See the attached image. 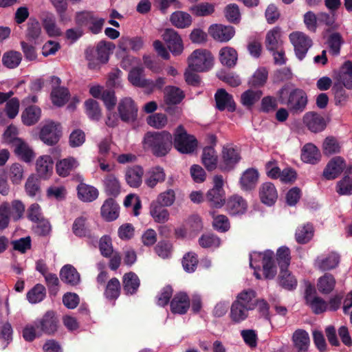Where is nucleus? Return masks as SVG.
<instances>
[{
  "mask_svg": "<svg viewBox=\"0 0 352 352\" xmlns=\"http://www.w3.org/2000/svg\"><path fill=\"white\" fill-rule=\"evenodd\" d=\"M144 148L151 150L156 157H164L170 151L173 145L172 135L166 131L147 132L144 137Z\"/></svg>",
  "mask_w": 352,
  "mask_h": 352,
  "instance_id": "obj_1",
  "label": "nucleus"
},
{
  "mask_svg": "<svg viewBox=\"0 0 352 352\" xmlns=\"http://www.w3.org/2000/svg\"><path fill=\"white\" fill-rule=\"evenodd\" d=\"M277 95L280 102L286 105L292 114H300L305 110L308 99L303 89L295 88L288 92L287 87L284 86Z\"/></svg>",
  "mask_w": 352,
  "mask_h": 352,
  "instance_id": "obj_2",
  "label": "nucleus"
},
{
  "mask_svg": "<svg viewBox=\"0 0 352 352\" xmlns=\"http://www.w3.org/2000/svg\"><path fill=\"white\" fill-rule=\"evenodd\" d=\"M115 48L111 42L100 41L96 48L87 47L85 50V58L88 61V67L91 69H96L101 64H105L109 59L110 53Z\"/></svg>",
  "mask_w": 352,
  "mask_h": 352,
  "instance_id": "obj_3",
  "label": "nucleus"
},
{
  "mask_svg": "<svg viewBox=\"0 0 352 352\" xmlns=\"http://www.w3.org/2000/svg\"><path fill=\"white\" fill-rule=\"evenodd\" d=\"M189 68L197 72H207L213 66L214 58L211 52L205 49L193 51L188 58Z\"/></svg>",
  "mask_w": 352,
  "mask_h": 352,
  "instance_id": "obj_4",
  "label": "nucleus"
},
{
  "mask_svg": "<svg viewBox=\"0 0 352 352\" xmlns=\"http://www.w3.org/2000/svg\"><path fill=\"white\" fill-rule=\"evenodd\" d=\"M173 135L174 146L179 153H191L195 150L197 146V139L188 134L182 124L175 129Z\"/></svg>",
  "mask_w": 352,
  "mask_h": 352,
  "instance_id": "obj_5",
  "label": "nucleus"
},
{
  "mask_svg": "<svg viewBox=\"0 0 352 352\" xmlns=\"http://www.w3.org/2000/svg\"><path fill=\"white\" fill-rule=\"evenodd\" d=\"M289 38L294 46L296 57L302 60L305 57L309 49L312 46V40L302 32H292Z\"/></svg>",
  "mask_w": 352,
  "mask_h": 352,
  "instance_id": "obj_6",
  "label": "nucleus"
},
{
  "mask_svg": "<svg viewBox=\"0 0 352 352\" xmlns=\"http://www.w3.org/2000/svg\"><path fill=\"white\" fill-rule=\"evenodd\" d=\"M61 134L60 124L50 120L46 122L41 128L39 138L45 144L53 146L58 143Z\"/></svg>",
  "mask_w": 352,
  "mask_h": 352,
  "instance_id": "obj_7",
  "label": "nucleus"
},
{
  "mask_svg": "<svg viewBox=\"0 0 352 352\" xmlns=\"http://www.w3.org/2000/svg\"><path fill=\"white\" fill-rule=\"evenodd\" d=\"M58 319L53 311H47L42 318L35 320V326L38 330V336L53 335L58 329Z\"/></svg>",
  "mask_w": 352,
  "mask_h": 352,
  "instance_id": "obj_8",
  "label": "nucleus"
},
{
  "mask_svg": "<svg viewBox=\"0 0 352 352\" xmlns=\"http://www.w3.org/2000/svg\"><path fill=\"white\" fill-rule=\"evenodd\" d=\"M138 107L132 98L126 97L120 100L118 111L120 120L126 123L134 122L138 117Z\"/></svg>",
  "mask_w": 352,
  "mask_h": 352,
  "instance_id": "obj_9",
  "label": "nucleus"
},
{
  "mask_svg": "<svg viewBox=\"0 0 352 352\" xmlns=\"http://www.w3.org/2000/svg\"><path fill=\"white\" fill-rule=\"evenodd\" d=\"M162 37L173 56H179L183 52V41L176 30L173 28H166Z\"/></svg>",
  "mask_w": 352,
  "mask_h": 352,
  "instance_id": "obj_10",
  "label": "nucleus"
},
{
  "mask_svg": "<svg viewBox=\"0 0 352 352\" xmlns=\"http://www.w3.org/2000/svg\"><path fill=\"white\" fill-rule=\"evenodd\" d=\"M240 160L241 155L236 149L230 146H223L219 167L222 171L229 172L235 168Z\"/></svg>",
  "mask_w": 352,
  "mask_h": 352,
  "instance_id": "obj_11",
  "label": "nucleus"
},
{
  "mask_svg": "<svg viewBox=\"0 0 352 352\" xmlns=\"http://www.w3.org/2000/svg\"><path fill=\"white\" fill-rule=\"evenodd\" d=\"M74 234L79 238H87L89 242L94 244L98 242V236L89 228L87 219L84 217L76 218L72 225Z\"/></svg>",
  "mask_w": 352,
  "mask_h": 352,
  "instance_id": "obj_12",
  "label": "nucleus"
},
{
  "mask_svg": "<svg viewBox=\"0 0 352 352\" xmlns=\"http://www.w3.org/2000/svg\"><path fill=\"white\" fill-rule=\"evenodd\" d=\"M290 352H309L310 338L308 332L302 329H297L291 338Z\"/></svg>",
  "mask_w": 352,
  "mask_h": 352,
  "instance_id": "obj_13",
  "label": "nucleus"
},
{
  "mask_svg": "<svg viewBox=\"0 0 352 352\" xmlns=\"http://www.w3.org/2000/svg\"><path fill=\"white\" fill-rule=\"evenodd\" d=\"M210 35L219 42L229 41L235 34L234 27L222 24H213L208 29Z\"/></svg>",
  "mask_w": 352,
  "mask_h": 352,
  "instance_id": "obj_14",
  "label": "nucleus"
},
{
  "mask_svg": "<svg viewBox=\"0 0 352 352\" xmlns=\"http://www.w3.org/2000/svg\"><path fill=\"white\" fill-rule=\"evenodd\" d=\"M254 255L262 258L263 271L265 278H274L276 274V266L274 260V252L267 250L263 253L254 252Z\"/></svg>",
  "mask_w": 352,
  "mask_h": 352,
  "instance_id": "obj_15",
  "label": "nucleus"
},
{
  "mask_svg": "<svg viewBox=\"0 0 352 352\" xmlns=\"http://www.w3.org/2000/svg\"><path fill=\"white\" fill-rule=\"evenodd\" d=\"M345 166V161L342 157H335L327 163L322 175L327 179H334L342 173Z\"/></svg>",
  "mask_w": 352,
  "mask_h": 352,
  "instance_id": "obj_16",
  "label": "nucleus"
},
{
  "mask_svg": "<svg viewBox=\"0 0 352 352\" xmlns=\"http://www.w3.org/2000/svg\"><path fill=\"white\" fill-rule=\"evenodd\" d=\"M216 102V108L222 111L226 109L230 112H234L236 110V104L233 97L228 94L224 89H219L214 94Z\"/></svg>",
  "mask_w": 352,
  "mask_h": 352,
  "instance_id": "obj_17",
  "label": "nucleus"
},
{
  "mask_svg": "<svg viewBox=\"0 0 352 352\" xmlns=\"http://www.w3.org/2000/svg\"><path fill=\"white\" fill-rule=\"evenodd\" d=\"M303 122L309 130L314 133L323 131L327 125L324 118L319 113L314 111H309L305 114Z\"/></svg>",
  "mask_w": 352,
  "mask_h": 352,
  "instance_id": "obj_18",
  "label": "nucleus"
},
{
  "mask_svg": "<svg viewBox=\"0 0 352 352\" xmlns=\"http://www.w3.org/2000/svg\"><path fill=\"white\" fill-rule=\"evenodd\" d=\"M190 298L185 292H179L173 298L170 303L173 314H184L190 307Z\"/></svg>",
  "mask_w": 352,
  "mask_h": 352,
  "instance_id": "obj_19",
  "label": "nucleus"
},
{
  "mask_svg": "<svg viewBox=\"0 0 352 352\" xmlns=\"http://www.w3.org/2000/svg\"><path fill=\"white\" fill-rule=\"evenodd\" d=\"M259 196L263 204L271 206L278 199V192L275 186L271 182L263 183L259 189Z\"/></svg>",
  "mask_w": 352,
  "mask_h": 352,
  "instance_id": "obj_20",
  "label": "nucleus"
},
{
  "mask_svg": "<svg viewBox=\"0 0 352 352\" xmlns=\"http://www.w3.org/2000/svg\"><path fill=\"white\" fill-rule=\"evenodd\" d=\"M119 205L113 198L107 199L100 209L102 217L107 221H112L119 217Z\"/></svg>",
  "mask_w": 352,
  "mask_h": 352,
  "instance_id": "obj_21",
  "label": "nucleus"
},
{
  "mask_svg": "<svg viewBox=\"0 0 352 352\" xmlns=\"http://www.w3.org/2000/svg\"><path fill=\"white\" fill-rule=\"evenodd\" d=\"M259 177V173L256 168H250L245 170L240 178L241 189L249 191L255 188Z\"/></svg>",
  "mask_w": 352,
  "mask_h": 352,
  "instance_id": "obj_22",
  "label": "nucleus"
},
{
  "mask_svg": "<svg viewBox=\"0 0 352 352\" xmlns=\"http://www.w3.org/2000/svg\"><path fill=\"white\" fill-rule=\"evenodd\" d=\"M60 280L70 286L78 285L80 282V274L72 265H64L60 271Z\"/></svg>",
  "mask_w": 352,
  "mask_h": 352,
  "instance_id": "obj_23",
  "label": "nucleus"
},
{
  "mask_svg": "<svg viewBox=\"0 0 352 352\" xmlns=\"http://www.w3.org/2000/svg\"><path fill=\"white\" fill-rule=\"evenodd\" d=\"M336 79L348 89H352V62L345 61L336 76Z\"/></svg>",
  "mask_w": 352,
  "mask_h": 352,
  "instance_id": "obj_24",
  "label": "nucleus"
},
{
  "mask_svg": "<svg viewBox=\"0 0 352 352\" xmlns=\"http://www.w3.org/2000/svg\"><path fill=\"white\" fill-rule=\"evenodd\" d=\"M185 98L184 92L175 86H166L164 91V104H179Z\"/></svg>",
  "mask_w": 352,
  "mask_h": 352,
  "instance_id": "obj_25",
  "label": "nucleus"
},
{
  "mask_svg": "<svg viewBox=\"0 0 352 352\" xmlns=\"http://www.w3.org/2000/svg\"><path fill=\"white\" fill-rule=\"evenodd\" d=\"M122 285L126 295H133L137 293L140 287V280L135 273L129 272L124 274Z\"/></svg>",
  "mask_w": 352,
  "mask_h": 352,
  "instance_id": "obj_26",
  "label": "nucleus"
},
{
  "mask_svg": "<svg viewBox=\"0 0 352 352\" xmlns=\"http://www.w3.org/2000/svg\"><path fill=\"white\" fill-rule=\"evenodd\" d=\"M149 214L154 221L158 223H164L168 221L170 213L166 206L152 201L149 207Z\"/></svg>",
  "mask_w": 352,
  "mask_h": 352,
  "instance_id": "obj_27",
  "label": "nucleus"
},
{
  "mask_svg": "<svg viewBox=\"0 0 352 352\" xmlns=\"http://www.w3.org/2000/svg\"><path fill=\"white\" fill-rule=\"evenodd\" d=\"M226 207L231 215L242 214L246 211L247 203L242 197L234 195L228 199Z\"/></svg>",
  "mask_w": 352,
  "mask_h": 352,
  "instance_id": "obj_28",
  "label": "nucleus"
},
{
  "mask_svg": "<svg viewBox=\"0 0 352 352\" xmlns=\"http://www.w3.org/2000/svg\"><path fill=\"white\" fill-rule=\"evenodd\" d=\"M145 184L150 188L155 187L158 183L163 182L166 174L162 167L156 166L151 168L146 173Z\"/></svg>",
  "mask_w": 352,
  "mask_h": 352,
  "instance_id": "obj_29",
  "label": "nucleus"
},
{
  "mask_svg": "<svg viewBox=\"0 0 352 352\" xmlns=\"http://www.w3.org/2000/svg\"><path fill=\"white\" fill-rule=\"evenodd\" d=\"M280 36L281 28L280 27L276 26L269 30L265 37V46L267 50L269 51L278 50L282 44Z\"/></svg>",
  "mask_w": 352,
  "mask_h": 352,
  "instance_id": "obj_30",
  "label": "nucleus"
},
{
  "mask_svg": "<svg viewBox=\"0 0 352 352\" xmlns=\"http://www.w3.org/2000/svg\"><path fill=\"white\" fill-rule=\"evenodd\" d=\"M256 297V292L252 289H248L238 294L235 300L252 311L257 307Z\"/></svg>",
  "mask_w": 352,
  "mask_h": 352,
  "instance_id": "obj_31",
  "label": "nucleus"
},
{
  "mask_svg": "<svg viewBox=\"0 0 352 352\" xmlns=\"http://www.w3.org/2000/svg\"><path fill=\"white\" fill-rule=\"evenodd\" d=\"M144 69L142 66L133 67L128 75L129 81L135 87L145 88L149 85V80L144 78Z\"/></svg>",
  "mask_w": 352,
  "mask_h": 352,
  "instance_id": "obj_32",
  "label": "nucleus"
},
{
  "mask_svg": "<svg viewBox=\"0 0 352 352\" xmlns=\"http://www.w3.org/2000/svg\"><path fill=\"white\" fill-rule=\"evenodd\" d=\"M250 311L243 305L234 300L230 307V318L234 323H240L248 318Z\"/></svg>",
  "mask_w": 352,
  "mask_h": 352,
  "instance_id": "obj_33",
  "label": "nucleus"
},
{
  "mask_svg": "<svg viewBox=\"0 0 352 352\" xmlns=\"http://www.w3.org/2000/svg\"><path fill=\"white\" fill-rule=\"evenodd\" d=\"M41 116V109L36 105L26 107L21 114V120L25 126H32L37 123Z\"/></svg>",
  "mask_w": 352,
  "mask_h": 352,
  "instance_id": "obj_34",
  "label": "nucleus"
},
{
  "mask_svg": "<svg viewBox=\"0 0 352 352\" xmlns=\"http://www.w3.org/2000/svg\"><path fill=\"white\" fill-rule=\"evenodd\" d=\"M201 161L208 171H212L217 168L218 156L213 146H206L204 148Z\"/></svg>",
  "mask_w": 352,
  "mask_h": 352,
  "instance_id": "obj_35",
  "label": "nucleus"
},
{
  "mask_svg": "<svg viewBox=\"0 0 352 352\" xmlns=\"http://www.w3.org/2000/svg\"><path fill=\"white\" fill-rule=\"evenodd\" d=\"M320 158V154L317 147L311 144H306L301 151V160L306 163L315 164Z\"/></svg>",
  "mask_w": 352,
  "mask_h": 352,
  "instance_id": "obj_36",
  "label": "nucleus"
},
{
  "mask_svg": "<svg viewBox=\"0 0 352 352\" xmlns=\"http://www.w3.org/2000/svg\"><path fill=\"white\" fill-rule=\"evenodd\" d=\"M53 160L50 155H43L36 160V172L39 177L47 178L52 173Z\"/></svg>",
  "mask_w": 352,
  "mask_h": 352,
  "instance_id": "obj_37",
  "label": "nucleus"
},
{
  "mask_svg": "<svg viewBox=\"0 0 352 352\" xmlns=\"http://www.w3.org/2000/svg\"><path fill=\"white\" fill-rule=\"evenodd\" d=\"M143 174V168L140 166H135L126 170L125 179L131 187L138 188L142 184Z\"/></svg>",
  "mask_w": 352,
  "mask_h": 352,
  "instance_id": "obj_38",
  "label": "nucleus"
},
{
  "mask_svg": "<svg viewBox=\"0 0 352 352\" xmlns=\"http://www.w3.org/2000/svg\"><path fill=\"white\" fill-rule=\"evenodd\" d=\"M238 59L237 52L231 47H225L219 51V60L222 65L228 67H233Z\"/></svg>",
  "mask_w": 352,
  "mask_h": 352,
  "instance_id": "obj_39",
  "label": "nucleus"
},
{
  "mask_svg": "<svg viewBox=\"0 0 352 352\" xmlns=\"http://www.w3.org/2000/svg\"><path fill=\"white\" fill-rule=\"evenodd\" d=\"M340 255L336 252H331L323 258H318L316 265L321 271H329L336 268L340 263Z\"/></svg>",
  "mask_w": 352,
  "mask_h": 352,
  "instance_id": "obj_40",
  "label": "nucleus"
},
{
  "mask_svg": "<svg viewBox=\"0 0 352 352\" xmlns=\"http://www.w3.org/2000/svg\"><path fill=\"white\" fill-rule=\"evenodd\" d=\"M170 21L175 27L184 29L191 25L192 17L186 12L175 11L171 14Z\"/></svg>",
  "mask_w": 352,
  "mask_h": 352,
  "instance_id": "obj_41",
  "label": "nucleus"
},
{
  "mask_svg": "<svg viewBox=\"0 0 352 352\" xmlns=\"http://www.w3.org/2000/svg\"><path fill=\"white\" fill-rule=\"evenodd\" d=\"M51 100L54 105L63 107L70 98V93L66 87H54L52 89Z\"/></svg>",
  "mask_w": 352,
  "mask_h": 352,
  "instance_id": "obj_42",
  "label": "nucleus"
},
{
  "mask_svg": "<svg viewBox=\"0 0 352 352\" xmlns=\"http://www.w3.org/2000/svg\"><path fill=\"white\" fill-rule=\"evenodd\" d=\"M78 198L85 202H91L98 197V190L94 186L80 184L77 187Z\"/></svg>",
  "mask_w": 352,
  "mask_h": 352,
  "instance_id": "obj_43",
  "label": "nucleus"
},
{
  "mask_svg": "<svg viewBox=\"0 0 352 352\" xmlns=\"http://www.w3.org/2000/svg\"><path fill=\"white\" fill-rule=\"evenodd\" d=\"M313 225L307 223L297 228L295 233L296 241L299 244L307 243L314 236Z\"/></svg>",
  "mask_w": 352,
  "mask_h": 352,
  "instance_id": "obj_44",
  "label": "nucleus"
},
{
  "mask_svg": "<svg viewBox=\"0 0 352 352\" xmlns=\"http://www.w3.org/2000/svg\"><path fill=\"white\" fill-rule=\"evenodd\" d=\"M268 72L265 67L258 68L248 80V85L251 88H260L267 82Z\"/></svg>",
  "mask_w": 352,
  "mask_h": 352,
  "instance_id": "obj_45",
  "label": "nucleus"
},
{
  "mask_svg": "<svg viewBox=\"0 0 352 352\" xmlns=\"http://www.w3.org/2000/svg\"><path fill=\"white\" fill-rule=\"evenodd\" d=\"M104 191L109 196L118 197L121 191L118 179L113 175H107L104 180Z\"/></svg>",
  "mask_w": 352,
  "mask_h": 352,
  "instance_id": "obj_46",
  "label": "nucleus"
},
{
  "mask_svg": "<svg viewBox=\"0 0 352 352\" xmlns=\"http://www.w3.org/2000/svg\"><path fill=\"white\" fill-rule=\"evenodd\" d=\"M85 113L93 121H99L102 117V111L98 102L89 98L85 102Z\"/></svg>",
  "mask_w": 352,
  "mask_h": 352,
  "instance_id": "obj_47",
  "label": "nucleus"
},
{
  "mask_svg": "<svg viewBox=\"0 0 352 352\" xmlns=\"http://www.w3.org/2000/svg\"><path fill=\"white\" fill-rule=\"evenodd\" d=\"M43 26L47 34L51 36H59L61 35V30L57 26L56 17L52 14H47L43 19Z\"/></svg>",
  "mask_w": 352,
  "mask_h": 352,
  "instance_id": "obj_48",
  "label": "nucleus"
},
{
  "mask_svg": "<svg viewBox=\"0 0 352 352\" xmlns=\"http://www.w3.org/2000/svg\"><path fill=\"white\" fill-rule=\"evenodd\" d=\"M336 285V279L334 276L329 273L319 278L317 287L318 291L323 294L331 293Z\"/></svg>",
  "mask_w": 352,
  "mask_h": 352,
  "instance_id": "obj_49",
  "label": "nucleus"
},
{
  "mask_svg": "<svg viewBox=\"0 0 352 352\" xmlns=\"http://www.w3.org/2000/svg\"><path fill=\"white\" fill-rule=\"evenodd\" d=\"M77 161L74 158H65L57 162L56 166V173L61 177H66L72 170L77 167Z\"/></svg>",
  "mask_w": 352,
  "mask_h": 352,
  "instance_id": "obj_50",
  "label": "nucleus"
},
{
  "mask_svg": "<svg viewBox=\"0 0 352 352\" xmlns=\"http://www.w3.org/2000/svg\"><path fill=\"white\" fill-rule=\"evenodd\" d=\"M26 296L31 304L40 302L46 296V289L42 284L38 283L28 291Z\"/></svg>",
  "mask_w": 352,
  "mask_h": 352,
  "instance_id": "obj_51",
  "label": "nucleus"
},
{
  "mask_svg": "<svg viewBox=\"0 0 352 352\" xmlns=\"http://www.w3.org/2000/svg\"><path fill=\"white\" fill-rule=\"evenodd\" d=\"M15 153L24 162H30L34 158V153L21 139L16 140Z\"/></svg>",
  "mask_w": 352,
  "mask_h": 352,
  "instance_id": "obj_52",
  "label": "nucleus"
},
{
  "mask_svg": "<svg viewBox=\"0 0 352 352\" xmlns=\"http://www.w3.org/2000/svg\"><path fill=\"white\" fill-rule=\"evenodd\" d=\"M280 285L285 289L293 290L297 286V280L287 269L281 270L278 276Z\"/></svg>",
  "mask_w": 352,
  "mask_h": 352,
  "instance_id": "obj_53",
  "label": "nucleus"
},
{
  "mask_svg": "<svg viewBox=\"0 0 352 352\" xmlns=\"http://www.w3.org/2000/svg\"><path fill=\"white\" fill-rule=\"evenodd\" d=\"M120 283L117 278L114 277L108 281L104 294L109 300H116L120 294Z\"/></svg>",
  "mask_w": 352,
  "mask_h": 352,
  "instance_id": "obj_54",
  "label": "nucleus"
},
{
  "mask_svg": "<svg viewBox=\"0 0 352 352\" xmlns=\"http://www.w3.org/2000/svg\"><path fill=\"white\" fill-rule=\"evenodd\" d=\"M262 96L261 90L249 89L241 94V102L245 107H252L260 100Z\"/></svg>",
  "mask_w": 352,
  "mask_h": 352,
  "instance_id": "obj_55",
  "label": "nucleus"
},
{
  "mask_svg": "<svg viewBox=\"0 0 352 352\" xmlns=\"http://www.w3.org/2000/svg\"><path fill=\"white\" fill-rule=\"evenodd\" d=\"M22 60L21 54L16 51L6 52L2 57V62L4 66L13 69L19 66Z\"/></svg>",
  "mask_w": 352,
  "mask_h": 352,
  "instance_id": "obj_56",
  "label": "nucleus"
},
{
  "mask_svg": "<svg viewBox=\"0 0 352 352\" xmlns=\"http://www.w3.org/2000/svg\"><path fill=\"white\" fill-rule=\"evenodd\" d=\"M25 210L24 204L21 200L14 199L9 204L8 214L14 221H17L23 217Z\"/></svg>",
  "mask_w": 352,
  "mask_h": 352,
  "instance_id": "obj_57",
  "label": "nucleus"
},
{
  "mask_svg": "<svg viewBox=\"0 0 352 352\" xmlns=\"http://www.w3.org/2000/svg\"><path fill=\"white\" fill-rule=\"evenodd\" d=\"M343 43L342 37L339 32H333L330 34L327 39L329 52L333 56H338L340 52L341 45Z\"/></svg>",
  "mask_w": 352,
  "mask_h": 352,
  "instance_id": "obj_58",
  "label": "nucleus"
},
{
  "mask_svg": "<svg viewBox=\"0 0 352 352\" xmlns=\"http://www.w3.org/2000/svg\"><path fill=\"white\" fill-rule=\"evenodd\" d=\"M206 198L210 205L214 208H221L226 201L224 190H209Z\"/></svg>",
  "mask_w": 352,
  "mask_h": 352,
  "instance_id": "obj_59",
  "label": "nucleus"
},
{
  "mask_svg": "<svg viewBox=\"0 0 352 352\" xmlns=\"http://www.w3.org/2000/svg\"><path fill=\"white\" fill-rule=\"evenodd\" d=\"M25 190L30 197H34L41 193L40 181L34 175L29 176L27 179Z\"/></svg>",
  "mask_w": 352,
  "mask_h": 352,
  "instance_id": "obj_60",
  "label": "nucleus"
},
{
  "mask_svg": "<svg viewBox=\"0 0 352 352\" xmlns=\"http://www.w3.org/2000/svg\"><path fill=\"white\" fill-rule=\"evenodd\" d=\"M276 261L280 270L287 269L291 261L289 248L286 246L279 248L276 252Z\"/></svg>",
  "mask_w": 352,
  "mask_h": 352,
  "instance_id": "obj_61",
  "label": "nucleus"
},
{
  "mask_svg": "<svg viewBox=\"0 0 352 352\" xmlns=\"http://www.w3.org/2000/svg\"><path fill=\"white\" fill-rule=\"evenodd\" d=\"M175 198L176 195L175 190L173 189H167L160 193L154 201L166 207H170L174 204Z\"/></svg>",
  "mask_w": 352,
  "mask_h": 352,
  "instance_id": "obj_62",
  "label": "nucleus"
},
{
  "mask_svg": "<svg viewBox=\"0 0 352 352\" xmlns=\"http://www.w3.org/2000/svg\"><path fill=\"white\" fill-rule=\"evenodd\" d=\"M99 250L104 257H111L116 252L113 248L111 238L109 235L102 236L99 241Z\"/></svg>",
  "mask_w": 352,
  "mask_h": 352,
  "instance_id": "obj_63",
  "label": "nucleus"
},
{
  "mask_svg": "<svg viewBox=\"0 0 352 352\" xmlns=\"http://www.w3.org/2000/svg\"><path fill=\"white\" fill-rule=\"evenodd\" d=\"M198 264L197 255L192 252L186 253L182 258V266L187 272L195 271Z\"/></svg>",
  "mask_w": 352,
  "mask_h": 352,
  "instance_id": "obj_64",
  "label": "nucleus"
}]
</instances>
